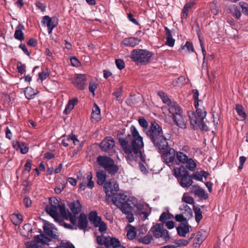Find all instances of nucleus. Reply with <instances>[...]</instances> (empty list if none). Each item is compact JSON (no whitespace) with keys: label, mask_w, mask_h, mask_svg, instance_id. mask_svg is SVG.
I'll use <instances>...</instances> for the list:
<instances>
[{"label":"nucleus","mask_w":248,"mask_h":248,"mask_svg":"<svg viewBox=\"0 0 248 248\" xmlns=\"http://www.w3.org/2000/svg\"><path fill=\"white\" fill-rule=\"evenodd\" d=\"M131 134L124 135L123 131H119L117 137L119 142L126 154L133 152L135 154L141 153L143 147L142 137H141L136 128L132 125L130 127Z\"/></svg>","instance_id":"1"},{"label":"nucleus","mask_w":248,"mask_h":248,"mask_svg":"<svg viewBox=\"0 0 248 248\" xmlns=\"http://www.w3.org/2000/svg\"><path fill=\"white\" fill-rule=\"evenodd\" d=\"M145 132L156 149L164 153V159L167 154L175 153V151L169 146L168 139L164 135L162 127L155 121L151 122L149 128Z\"/></svg>","instance_id":"2"},{"label":"nucleus","mask_w":248,"mask_h":248,"mask_svg":"<svg viewBox=\"0 0 248 248\" xmlns=\"http://www.w3.org/2000/svg\"><path fill=\"white\" fill-rule=\"evenodd\" d=\"M166 163L173 170H194L197 164L194 160L181 152L169 153L164 157Z\"/></svg>","instance_id":"3"},{"label":"nucleus","mask_w":248,"mask_h":248,"mask_svg":"<svg viewBox=\"0 0 248 248\" xmlns=\"http://www.w3.org/2000/svg\"><path fill=\"white\" fill-rule=\"evenodd\" d=\"M192 93L196 110V113L192 112L191 115H189L190 124L194 129L199 128L202 131H207L208 127L203 121L206 115V112L204 107L199 108V91L197 89H194L192 90Z\"/></svg>","instance_id":"4"},{"label":"nucleus","mask_w":248,"mask_h":248,"mask_svg":"<svg viewBox=\"0 0 248 248\" xmlns=\"http://www.w3.org/2000/svg\"><path fill=\"white\" fill-rule=\"evenodd\" d=\"M49 204L46 207V211L54 220L58 222L61 223L63 221L62 219L59 214V210L62 217H66L67 213L64 204L60 203L58 200L55 197H51L49 199Z\"/></svg>","instance_id":"5"},{"label":"nucleus","mask_w":248,"mask_h":248,"mask_svg":"<svg viewBox=\"0 0 248 248\" xmlns=\"http://www.w3.org/2000/svg\"><path fill=\"white\" fill-rule=\"evenodd\" d=\"M127 196L123 193H119L114 195L112 198L113 204L115 205L123 214L127 215V218L129 222L134 220L132 213L133 207L128 203Z\"/></svg>","instance_id":"6"},{"label":"nucleus","mask_w":248,"mask_h":248,"mask_svg":"<svg viewBox=\"0 0 248 248\" xmlns=\"http://www.w3.org/2000/svg\"><path fill=\"white\" fill-rule=\"evenodd\" d=\"M153 55L147 49H135L131 51L130 58L137 65H146L150 63Z\"/></svg>","instance_id":"7"},{"label":"nucleus","mask_w":248,"mask_h":248,"mask_svg":"<svg viewBox=\"0 0 248 248\" xmlns=\"http://www.w3.org/2000/svg\"><path fill=\"white\" fill-rule=\"evenodd\" d=\"M188 172L173 171V175L180 181V184L183 187H187L191 186L193 182L192 179L201 181L202 179V176H204L205 177V174H207L206 171H201L202 172V175L196 173L190 176Z\"/></svg>","instance_id":"8"},{"label":"nucleus","mask_w":248,"mask_h":248,"mask_svg":"<svg viewBox=\"0 0 248 248\" xmlns=\"http://www.w3.org/2000/svg\"><path fill=\"white\" fill-rule=\"evenodd\" d=\"M97 164L105 170H118L119 167L114 160L107 156L99 155L96 158Z\"/></svg>","instance_id":"9"},{"label":"nucleus","mask_w":248,"mask_h":248,"mask_svg":"<svg viewBox=\"0 0 248 248\" xmlns=\"http://www.w3.org/2000/svg\"><path fill=\"white\" fill-rule=\"evenodd\" d=\"M90 221L95 228H98L100 232L104 233L107 230L106 223L103 221L101 217L98 216L96 211H92L88 215Z\"/></svg>","instance_id":"10"},{"label":"nucleus","mask_w":248,"mask_h":248,"mask_svg":"<svg viewBox=\"0 0 248 248\" xmlns=\"http://www.w3.org/2000/svg\"><path fill=\"white\" fill-rule=\"evenodd\" d=\"M151 230L156 238H162L166 241L170 238L169 232L164 229L163 224L157 223L151 228Z\"/></svg>","instance_id":"11"},{"label":"nucleus","mask_w":248,"mask_h":248,"mask_svg":"<svg viewBox=\"0 0 248 248\" xmlns=\"http://www.w3.org/2000/svg\"><path fill=\"white\" fill-rule=\"evenodd\" d=\"M50 241V239L45 236L44 234L35 235L33 240L30 242L29 247L26 248H42V245L46 244V242Z\"/></svg>","instance_id":"12"},{"label":"nucleus","mask_w":248,"mask_h":248,"mask_svg":"<svg viewBox=\"0 0 248 248\" xmlns=\"http://www.w3.org/2000/svg\"><path fill=\"white\" fill-rule=\"evenodd\" d=\"M71 80L74 86L80 90L84 89L87 86L86 76L84 74L77 75Z\"/></svg>","instance_id":"13"},{"label":"nucleus","mask_w":248,"mask_h":248,"mask_svg":"<svg viewBox=\"0 0 248 248\" xmlns=\"http://www.w3.org/2000/svg\"><path fill=\"white\" fill-rule=\"evenodd\" d=\"M104 188L106 196L112 197L119 190V186L114 181H108L104 184Z\"/></svg>","instance_id":"14"},{"label":"nucleus","mask_w":248,"mask_h":248,"mask_svg":"<svg viewBox=\"0 0 248 248\" xmlns=\"http://www.w3.org/2000/svg\"><path fill=\"white\" fill-rule=\"evenodd\" d=\"M42 23L44 25H46L48 28V32L49 34L52 32L53 29L57 26L58 19L56 17H50L48 16L43 17Z\"/></svg>","instance_id":"15"},{"label":"nucleus","mask_w":248,"mask_h":248,"mask_svg":"<svg viewBox=\"0 0 248 248\" xmlns=\"http://www.w3.org/2000/svg\"><path fill=\"white\" fill-rule=\"evenodd\" d=\"M43 228L46 235L53 239H57L58 236L53 231L56 229L54 224L47 221L44 220Z\"/></svg>","instance_id":"16"},{"label":"nucleus","mask_w":248,"mask_h":248,"mask_svg":"<svg viewBox=\"0 0 248 248\" xmlns=\"http://www.w3.org/2000/svg\"><path fill=\"white\" fill-rule=\"evenodd\" d=\"M206 236V232L203 230L199 231L194 240L193 246L195 248H199L200 245L205 240Z\"/></svg>","instance_id":"17"},{"label":"nucleus","mask_w":248,"mask_h":248,"mask_svg":"<svg viewBox=\"0 0 248 248\" xmlns=\"http://www.w3.org/2000/svg\"><path fill=\"white\" fill-rule=\"evenodd\" d=\"M114 140L112 138H106L100 143V147L105 152H108L114 146Z\"/></svg>","instance_id":"18"},{"label":"nucleus","mask_w":248,"mask_h":248,"mask_svg":"<svg viewBox=\"0 0 248 248\" xmlns=\"http://www.w3.org/2000/svg\"><path fill=\"white\" fill-rule=\"evenodd\" d=\"M77 226L79 230H84L87 229L88 221L87 216L84 213H81L78 218Z\"/></svg>","instance_id":"19"},{"label":"nucleus","mask_w":248,"mask_h":248,"mask_svg":"<svg viewBox=\"0 0 248 248\" xmlns=\"http://www.w3.org/2000/svg\"><path fill=\"white\" fill-rule=\"evenodd\" d=\"M121 243L118 238L108 236L105 247L107 248H121Z\"/></svg>","instance_id":"20"},{"label":"nucleus","mask_w":248,"mask_h":248,"mask_svg":"<svg viewBox=\"0 0 248 248\" xmlns=\"http://www.w3.org/2000/svg\"><path fill=\"white\" fill-rule=\"evenodd\" d=\"M116 172L117 171H97V183L99 185H102L104 184L107 178V172L111 174V175H115Z\"/></svg>","instance_id":"21"},{"label":"nucleus","mask_w":248,"mask_h":248,"mask_svg":"<svg viewBox=\"0 0 248 248\" xmlns=\"http://www.w3.org/2000/svg\"><path fill=\"white\" fill-rule=\"evenodd\" d=\"M141 40L136 37H128L124 39L121 44L125 46L134 47L138 45Z\"/></svg>","instance_id":"22"},{"label":"nucleus","mask_w":248,"mask_h":248,"mask_svg":"<svg viewBox=\"0 0 248 248\" xmlns=\"http://www.w3.org/2000/svg\"><path fill=\"white\" fill-rule=\"evenodd\" d=\"M190 226L188 223H181L179 226L176 228L178 234L182 237H185L186 234L189 232Z\"/></svg>","instance_id":"23"},{"label":"nucleus","mask_w":248,"mask_h":248,"mask_svg":"<svg viewBox=\"0 0 248 248\" xmlns=\"http://www.w3.org/2000/svg\"><path fill=\"white\" fill-rule=\"evenodd\" d=\"M168 105L169 106V111L171 114L172 117L176 114L182 113V110L179 105L176 103L171 102V103Z\"/></svg>","instance_id":"24"},{"label":"nucleus","mask_w":248,"mask_h":248,"mask_svg":"<svg viewBox=\"0 0 248 248\" xmlns=\"http://www.w3.org/2000/svg\"><path fill=\"white\" fill-rule=\"evenodd\" d=\"M172 119L175 124L180 128L183 129H186V128L185 120L182 115V114H178L173 116Z\"/></svg>","instance_id":"25"},{"label":"nucleus","mask_w":248,"mask_h":248,"mask_svg":"<svg viewBox=\"0 0 248 248\" xmlns=\"http://www.w3.org/2000/svg\"><path fill=\"white\" fill-rule=\"evenodd\" d=\"M13 147L17 151L19 150L23 154H26L29 150L28 145L23 142L16 141L13 144Z\"/></svg>","instance_id":"26"},{"label":"nucleus","mask_w":248,"mask_h":248,"mask_svg":"<svg viewBox=\"0 0 248 248\" xmlns=\"http://www.w3.org/2000/svg\"><path fill=\"white\" fill-rule=\"evenodd\" d=\"M165 32L166 35V45L173 46L174 44L175 39L172 38L171 31L167 27H165Z\"/></svg>","instance_id":"27"},{"label":"nucleus","mask_w":248,"mask_h":248,"mask_svg":"<svg viewBox=\"0 0 248 248\" xmlns=\"http://www.w3.org/2000/svg\"><path fill=\"white\" fill-rule=\"evenodd\" d=\"M69 208L73 214H78L81 210V205L79 201H73L69 204Z\"/></svg>","instance_id":"28"},{"label":"nucleus","mask_w":248,"mask_h":248,"mask_svg":"<svg viewBox=\"0 0 248 248\" xmlns=\"http://www.w3.org/2000/svg\"><path fill=\"white\" fill-rule=\"evenodd\" d=\"M24 30V27L21 24H19L16 27V30L14 34L15 38L20 41L24 39V33L22 30Z\"/></svg>","instance_id":"29"},{"label":"nucleus","mask_w":248,"mask_h":248,"mask_svg":"<svg viewBox=\"0 0 248 248\" xmlns=\"http://www.w3.org/2000/svg\"><path fill=\"white\" fill-rule=\"evenodd\" d=\"M92 117L97 121H98L101 118L100 110L96 103L94 104L93 108Z\"/></svg>","instance_id":"30"},{"label":"nucleus","mask_w":248,"mask_h":248,"mask_svg":"<svg viewBox=\"0 0 248 248\" xmlns=\"http://www.w3.org/2000/svg\"><path fill=\"white\" fill-rule=\"evenodd\" d=\"M24 94L25 97L28 99H31L34 98V96L36 95V93L35 92L34 89L32 88L31 87H27L25 88L24 90Z\"/></svg>","instance_id":"31"},{"label":"nucleus","mask_w":248,"mask_h":248,"mask_svg":"<svg viewBox=\"0 0 248 248\" xmlns=\"http://www.w3.org/2000/svg\"><path fill=\"white\" fill-rule=\"evenodd\" d=\"M93 176L91 172L87 174L86 179L84 181V183L87 187L89 188H93L94 187V182L92 180Z\"/></svg>","instance_id":"32"},{"label":"nucleus","mask_w":248,"mask_h":248,"mask_svg":"<svg viewBox=\"0 0 248 248\" xmlns=\"http://www.w3.org/2000/svg\"><path fill=\"white\" fill-rule=\"evenodd\" d=\"M193 210L195 215V220L197 223H199L202 218V212L198 206H193Z\"/></svg>","instance_id":"33"},{"label":"nucleus","mask_w":248,"mask_h":248,"mask_svg":"<svg viewBox=\"0 0 248 248\" xmlns=\"http://www.w3.org/2000/svg\"><path fill=\"white\" fill-rule=\"evenodd\" d=\"M235 110L237 114L241 118H246V114L245 112L244 108L242 107V105L236 104L235 105Z\"/></svg>","instance_id":"34"},{"label":"nucleus","mask_w":248,"mask_h":248,"mask_svg":"<svg viewBox=\"0 0 248 248\" xmlns=\"http://www.w3.org/2000/svg\"><path fill=\"white\" fill-rule=\"evenodd\" d=\"M158 95L160 97L161 99L162 100L163 102L167 104L168 105L171 103V101L170 99L167 96V95L166 94V93L162 92V91H159L158 93Z\"/></svg>","instance_id":"35"},{"label":"nucleus","mask_w":248,"mask_h":248,"mask_svg":"<svg viewBox=\"0 0 248 248\" xmlns=\"http://www.w3.org/2000/svg\"><path fill=\"white\" fill-rule=\"evenodd\" d=\"M153 240V237L151 235H146L142 237H140L139 241L144 244H149L151 241Z\"/></svg>","instance_id":"36"},{"label":"nucleus","mask_w":248,"mask_h":248,"mask_svg":"<svg viewBox=\"0 0 248 248\" xmlns=\"http://www.w3.org/2000/svg\"><path fill=\"white\" fill-rule=\"evenodd\" d=\"M172 217V215L170 213H166L165 212L162 213L159 218V220L163 224L166 222V220L167 219H170Z\"/></svg>","instance_id":"37"},{"label":"nucleus","mask_w":248,"mask_h":248,"mask_svg":"<svg viewBox=\"0 0 248 248\" xmlns=\"http://www.w3.org/2000/svg\"><path fill=\"white\" fill-rule=\"evenodd\" d=\"M185 48H186L187 50L189 51L191 50V51H194V47L192 45V43L189 42H186L185 45L182 46L181 48L179 49V51L181 52L184 49H185Z\"/></svg>","instance_id":"38"},{"label":"nucleus","mask_w":248,"mask_h":248,"mask_svg":"<svg viewBox=\"0 0 248 248\" xmlns=\"http://www.w3.org/2000/svg\"><path fill=\"white\" fill-rule=\"evenodd\" d=\"M108 240V236L103 235L98 236L96 237V242L100 245L105 246L106 242Z\"/></svg>","instance_id":"39"},{"label":"nucleus","mask_w":248,"mask_h":248,"mask_svg":"<svg viewBox=\"0 0 248 248\" xmlns=\"http://www.w3.org/2000/svg\"><path fill=\"white\" fill-rule=\"evenodd\" d=\"M189 241L184 239H179L174 242V243L178 247H185L189 244Z\"/></svg>","instance_id":"40"},{"label":"nucleus","mask_w":248,"mask_h":248,"mask_svg":"<svg viewBox=\"0 0 248 248\" xmlns=\"http://www.w3.org/2000/svg\"><path fill=\"white\" fill-rule=\"evenodd\" d=\"M239 5L242 8L243 13L248 16V4L246 2L241 1L239 2Z\"/></svg>","instance_id":"41"},{"label":"nucleus","mask_w":248,"mask_h":248,"mask_svg":"<svg viewBox=\"0 0 248 248\" xmlns=\"http://www.w3.org/2000/svg\"><path fill=\"white\" fill-rule=\"evenodd\" d=\"M195 194L200 197L201 198H203L204 199H206L207 198V195L205 194V191L202 189L199 188L195 190Z\"/></svg>","instance_id":"42"},{"label":"nucleus","mask_w":248,"mask_h":248,"mask_svg":"<svg viewBox=\"0 0 248 248\" xmlns=\"http://www.w3.org/2000/svg\"><path fill=\"white\" fill-rule=\"evenodd\" d=\"M232 8L233 10L232 12L233 16H235L237 19H239L241 16V13L240 11L238 9L237 7L235 5H233Z\"/></svg>","instance_id":"43"},{"label":"nucleus","mask_w":248,"mask_h":248,"mask_svg":"<svg viewBox=\"0 0 248 248\" xmlns=\"http://www.w3.org/2000/svg\"><path fill=\"white\" fill-rule=\"evenodd\" d=\"M115 63L117 66V67L120 70L124 69L125 67L124 62L123 60L121 59L116 60Z\"/></svg>","instance_id":"44"},{"label":"nucleus","mask_w":248,"mask_h":248,"mask_svg":"<svg viewBox=\"0 0 248 248\" xmlns=\"http://www.w3.org/2000/svg\"><path fill=\"white\" fill-rule=\"evenodd\" d=\"M68 218L73 225H76L77 224L78 218H77L76 215H72V213L68 212Z\"/></svg>","instance_id":"45"},{"label":"nucleus","mask_w":248,"mask_h":248,"mask_svg":"<svg viewBox=\"0 0 248 248\" xmlns=\"http://www.w3.org/2000/svg\"><path fill=\"white\" fill-rule=\"evenodd\" d=\"M140 125L144 128H147L148 127V123L144 118H141L139 119Z\"/></svg>","instance_id":"46"},{"label":"nucleus","mask_w":248,"mask_h":248,"mask_svg":"<svg viewBox=\"0 0 248 248\" xmlns=\"http://www.w3.org/2000/svg\"><path fill=\"white\" fill-rule=\"evenodd\" d=\"M18 72L21 74L25 72V65L22 64L21 62H18L17 65Z\"/></svg>","instance_id":"47"},{"label":"nucleus","mask_w":248,"mask_h":248,"mask_svg":"<svg viewBox=\"0 0 248 248\" xmlns=\"http://www.w3.org/2000/svg\"><path fill=\"white\" fill-rule=\"evenodd\" d=\"M175 219L177 221L182 222L183 221L186 222V223L187 224L186 218L182 214H177L175 216Z\"/></svg>","instance_id":"48"},{"label":"nucleus","mask_w":248,"mask_h":248,"mask_svg":"<svg viewBox=\"0 0 248 248\" xmlns=\"http://www.w3.org/2000/svg\"><path fill=\"white\" fill-rule=\"evenodd\" d=\"M121 88H118L113 93V95L115 96L117 100H120L121 98Z\"/></svg>","instance_id":"49"},{"label":"nucleus","mask_w":248,"mask_h":248,"mask_svg":"<svg viewBox=\"0 0 248 248\" xmlns=\"http://www.w3.org/2000/svg\"><path fill=\"white\" fill-rule=\"evenodd\" d=\"M74 107L72 105L69 101L66 106L65 108L63 111V113L67 114L70 112V111L74 108Z\"/></svg>","instance_id":"50"},{"label":"nucleus","mask_w":248,"mask_h":248,"mask_svg":"<svg viewBox=\"0 0 248 248\" xmlns=\"http://www.w3.org/2000/svg\"><path fill=\"white\" fill-rule=\"evenodd\" d=\"M69 139L70 141H72L75 145H78L79 141L75 135H69Z\"/></svg>","instance_id":"51"},{"label":"nucleus","mask_w":248,"mask_h":248,"mask_svg":"<svg viewBox=\"0 0 248 248\" xmlns=\"http://www.w3.org/2000/svg\"><path fill=\"white\" fill-rule=\"evenodd\" d=\"M97 88V85L95 83L90 82L89 86L90 92L94 94V91Z\"/></svg>","instance_id":"52"},{"label":"nucleus","mask_w":248,"mask_h":248,"mask_svg":"<svg viewBox=\"0 0 248 248\" xmlns=\"http://www.w3.org/2000/svg\"><path fill=\"white\" fill-rule=\"evenodd\" d=\"M61 246L63 248H75L72 243L68 242H62L61 243Z\"/></svg>","instance_id":"53"},{"label":"nucleus","mask_w":248,"mask_h":248,"mask_svg":"<svg viewBox=\"0 0 248 248\" xmlns=\"http://www.w3.org/2000/svg\"><path fill=\"white\" fill-rule=\"evenodd\" d=\"M189 10L187 9V8L185 7H184L182 13H181V18L182 19H186Z\"/></svg>","instance_id":"54"},{"label":"nucleus","mask_w":248,"mask_h":248,"mask_svg":"<svg viewBox=\"0 0 248 248\" xmlns=\"http://www.w3.org/2000/svg\"><path fill=\"white\" fill-rule=\"evenodd\" d=\"M35 5L38 9L41 10V11L43 12L45 11L46 7L43 3L37 1L36 2Z\"/></svg>","instance_id":"55"},{"label":"nucleus","mask_w":248,"mask_h":248,"mask_svg":"<svg viewBox=\"0 0 248 248\" xmlns=\"http://www.w3.org/2000/svg\"><path fill=\"white\" fill-rule=\"evenodd\" d=\"M71 64L74 66L78 67L79 65L80 62L78 59L74 57L71 59Z\"/></svg>","instance_id":"56"},{"label":"nucleus","mask_w":248,"mask_h":248,"mask_svg":"<svg viewBox=\"0 0 248 248\" xmlns=\"http://www.w3.org/2000/svg\"><path fill=\"white\" fill-rule=\"evenodd\" d=\"M23 203L26 207H29L31 204V201L29 198L26 197L23 199Z\"/></svg>","instance_id":"57"},{"label":"nucleus","mask_w":248,"mask_h":248,"mask_svg":"<svg viewBox=\"0 0 248 248\" xmlns=\"http://www.w3.org/2000/svg\"><path fill=\"white\" fill-rule=\"evenodd\" d=\"M129 239H133L136 236V232L134 231L129 230L127 232L126 234Z\"/></svg>","instance_id":"58"},{"label":"nucleus","mask_w":248,"mask_h":248,"mask_svg":"<svg viewBox=\"0 0 248 248\" xmlns=\"http://www.w3.org/2000/svg\"><path fill=\"white\" fill-rule=\"evenodd\" d=\"M246 160V158L245 156H242L239 157V166L238 168L239 170L243 169V165Z\"/></svg>","instance_id":"59"},{"label":"nucleus","mask_w":248,"mask_h":248,"mask_svg":"<svg viewBox=\"0 0 248 248\" xmlns=\"http://www.w3.org/2000/svg\"><path fill=\"white\" fill-rule=\"evenodd\" d=\"M195 4V2L194 0H190L189 2H186L185 5L184 7H186L187 9L189 10L192 8Z\"/></svg>","instance_id":"60"},{"label":"nucleus","mask_w":248,"mask_h":248,"mask_svg":"<svg viewBox=\"0 0 248 248\" xmlns=\"http://www.w3.org/2000/svg\"><path fill=\"white\" fill-rule=\"evenodd\" d=\"M28 45L34 47L37 46V42L36 39L34 38H31L27 43Z\"/></svg>","instance_id":"61"},{"label":"nucleus","mask_w":248,"mask_h":248,"mask_svg":"<svg viewBox=\"0 0 248 248\" xmlns=\"http://www.w3.org/2000/svg\"><path fill=\"white\" fill-rule=\"evenodd\" d=\"M184 201L189 204H193L194 203V199L190 196H186L183 197Z\"/></svg>","instance_id":"62"},{"label":"nucleus","mask_w":248,"mask_h":248,"mask_svg":"<svg viewBox=\"0 0 248 248\" xmlns=\"http://www.w3.org/2000/svg\"><path fill=\"white\" fill-rule=\"evenodd\" d=\"M19 47L23 51V52L28 56H30L31 53L28 50V49L25 44H21Z\"/></svg>","instance_id":"63"},{"label":"nucleus","mask_w":248,"mask_h":248,"mask_svg":"<svg viewBox=\"0 0 248 248\" xmlns=\"http://www.w3.org/2000/svg\"><path fill=\"white\" fill-rule=\"evenodd\" d=\"M48 75L49 74L47 72L43 71L39 74V78L41 80H43L46 79Z\"/></svg>","instance_id":"64"}]
</instances>
